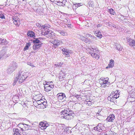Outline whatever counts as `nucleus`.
Masks as SVG:
<instances>
[{"label":"nucleus","mask_w":135,"mask_h":135,"mask_svg":"<svg viewBox=\"0 0 135 135\" xmlns=\"http://www.w3.org/2000/svg\"><path fill=\"white\" fill-rule=\"evenodd\" d=\"M61 114V117L66 120H70L73 118L74 114L72 113V111L68 108H66L60 113Z\"/></svg>","instance_id":"1"},{"label":"nucleus","mask_w":135,"mask_h":135,"mask_svg":"<svg viewBox=\"0 0 135 135\" xmlns=\"http://www.w3.org/2000/svg\"><path fill=\"white\" fill-rule=\"evenodd\" d=\"M26 74L25 72L20 71L17 74L16 78L14 80V83H16L19 80V83H22L27 77Z\"/></svg>","instance_id":"2"},{"label":"nucleus","mask_w":135,"mask_h":135,"mask_svg":"<svg viewBox=\"0 0 135 135\" xmlns=\"http://www.w3.org/2000/svg\"><path fill=\"white\" fill-rule=\"evenodd\" d=\"M17 64L15 62H12L7 70V72L8 74L12 73L17 68Z\"/></svg>","instance_id":"3"},{"label":"nucleus","mask_w":135,"mask_h":135,"mask_svg":"<svg viewBox=\"0 0 135 135\" xmlns=\"http://www.w3.org/2000/svg\"><path fill=\"white\" fill-rule=\"evenodd\" d=\"M108 78H101L99 81L102 87L105 88L106 87H108L109 85L110 82L108 81Z\"/></svg>","instance_id":"4"},{"label":"nucleus","mask_w":135,"mask_h":135,"mask_svg":"<svg viewBox=\"0 0 135 135\" xmlns=\"http://www.w3.org/2000/svg\"><path fill=\"white\" fill-rule=\"evenodd\" d=\"M54 34V32L50 31L49 30L45 31L42 33V35L45 36L47 37L50 38L52 37Z\"/></svg>","instance_id":"5"},{"label":"nucleus","mask_w":135,"mask_h":135,"mask_svg":"<svg viewBox=\"0 0 135 135\" xmlns=\"http://www.w3.org/2000/svg\"><path fill=\"white\" fill-rule=\"evenodd\" d=\"M13 22L16 26H18L20 24V20L17 16H14L12 17Z\"/></svg>","instance_id":"6"},{"label":"nucleus","mask_w":135,"mask_h":135,"mask_svg":"<svg viewBox=\"0 0 135 135\" xmlns=\"http://www.w3.org/2000/svg\"><path fill=\"white\" fill-rule=\"evenodd\" d=\"M49 126V124L46 122L43 123L41 122L39 124V127L41 129L44 130L47 127Z\"/></svg>","instance_id":"7"},{"label":"nucleus","mask_w":135,"mask_h":135,"mask_svg":"<svg viewBox=\"0 0 135 135\" xmlns=\"http://www.w3.org/2000/svg\"><path fill=\"white\" fill-rule=\"evenodd\" d=\"M55 2H56L55 4L60 6L65 5L66 2V0H55Z\"/></svg>","instance_id":"8"},{"label":"nucleus","mask_w":135,"mask_h":135,"mask_svg":"<svg viewBox=\"0 0 135 135\" xmlns=\"http://www.w3.org/2000/svg\"><path fill=\"white\" fill-rule=\"evenodd\" d=\"M45 90L47 92L51 90L54 87L53 85H50L47 84L44 86Z\"/></svg>","instance_id":"9"},{"label":"nucleus","mask_w":135,"mask_h":135,"mask_svg":"<svg viewBox=\"0 0 135 135\" xmlns=\"http://www.w3.org/2000/svg\"><path fill=\"white\" fill-rule=\"evenodd\" d=\"M62 51L63 52V54H65L68 56H70V54H71V51L69 49H68L66 48H63Z\"/></svg>","instance_id":"10"},{"label":"nucleus","mask_w":135,"mask_h":135,"mask_svg":"<svg viewBox=\"0 0 135 135\" xmlns=\"http://www.w3.org/2000/svg\"><path fill=\"white\" fill-rule=\"evenodd\" d=\"M57 96L59 100H61L63 99H65V95L64 93H59L57 94Z\"/></svg>","instance_id":"11"},{"label":"nucleus","mask_w":135,"mask_h":135,"mask_svg":"<svg viewBox=\"0 0 135 135\" xmlns=\"http://www.w3.org/2000/svg\"><path fill=\"white\" fill-rule=\"evenodd\" d=\"M89 49L90 50L91 52L89 53L91 54L92 53H98L99 52V50L98 49L94 46L91 47L89 48Z\"/></svg>","instance_id":"12"},{"label":"nucleus","mask_w":135,"mask_h":135,"mask_svg":"<svg viewBox=\"0 0 135 135\" xmlns=\"http://www.w3.org/2000/svg\"><path fill=\"white\" fill-rule=\"evenodd\" d=\"M89 49L90 50L91 52L89 53L91 54L92 53H98L99 52V50L98 49L94 46L91 47L89 48Z\"/></svg>","instance_id":"13"},{"label":"nucleus","mask_w":135,"mask_h":135,"mask_svg":"<svg viewBox=\"0 0 135 135\" xmlns=\"http://www.w3.org/2000/svg\"><path fill=\"white\" fill-rule=\"evenodd\" d=\"M89 49L90 50L91 52L89 53L91 54L92 53H98L99 52V50L98 49L94 46L91 47L89 48Z\"/></svg>","instance_id":"14"},{"label":"nucleus","mask_w":135,"mask_h":135,"mask_svg":"<svg viewBox=\"0 0 135 135\" xmlns=\"http://www.w3.org/2000/svg\"><path fill=\"white\" fill-rule=\"evenodd\" d=\"M129 45L132 46L133 48H135V40L132 39H129L128 40Z\"/></svg>","instance_id":"15"},{"label":"nucleus","mask_w":135,"mask_h":135,"mask_svg":"<svg viewBox=\"0 0 135 135\" xmlns=\"http://www.w3.org/2000/svg\"><path fill=\"white\" fill-rule=\"evenodd\" d=\"M118 98V97H116V95L113 96L112 94L110 95L108 98V100H110L111 102H114V100Z\"/></svg>","instance_id":"16"},{"label":"nucleus","mask_w":135,"mask_h":135,"mask_svg":"<svg viewBox=\"0 0 135 135\" xmlns=\"http://www.w3.org/2000/svg\"><path fill=\"white\" fill-rule=\"evenodd\" d=\"M115 118V117L114 115L113 114H111L109 115V116L107 118L106 120L108 122H112Z\"/></svg>","instance_id":"17"},{"label":"nucleus","mask_w":135,"mask_h":135,"mask_svg":"<svg viewBox=\"0 0 135 135\" xmlns=\"http://www.w3.org/2000/svg\"><path fill=\"white\" fill-rule=\"evenodd\" d=\"M102 124L100 123H99L97 126L94 128V129L100 132L102 131Z\"/></svg>","instance_id":"18"},{"label":"nucleus","mask_w":135,"mask_h":135,"mask_svg":"<svg viewBox=\"0 0 135 135\" xmlns=\"http://www.w3.org/2000/svg\"><path fill=\"white\" fill-rule=\"evenodd\" d=\"M78 37L81 40L84 41L86 43L88 42L89 40L86 37L80 35H78Z\"/></svg>","instance_id":"19"},{"label":"nucleus","mask_w":135,"mask_h":135,"mask_svg":"<svg viewBox=\"0 0 135 135\" xmlns=\"http://www.w3.org/2000/svg\"><path fill=\"white\" fill-rule=\"evenodd\" d=\"M91 56L93 58L98 59L100 57L99 52L98 53H92L91 54Z\"/></svg>","instance_id":"20"},{"label":"nucleus","mask_w":135,"mask_h":135,"mask_svg":"<svg viewBox=\"0 0 135 135\" xmlns=\"http://www.w3.org/2000/svg\"><path fill=\"white\" fill-rule=\"evenodd\" d=\"M41 45L40 44H34L33 47V50H36L37 51L40 49L41 47Z\"/></svg>","instance_id":"21"},{"label":"nucleus","mask_w":135,"mask_h":135,"mask_svg":"<svg viewBox=\"0 0 135 135\" xmlns=\"http://www.w3.org/2000/svg\"><path fill=\"white\" fill-rule=\"evenodd\" d=\"M19 131H20L19 129L18 128H13V135H21L20 133H19Z\"/></svg>","instance_id":"22"},{"label":"nucleus","mask_w":135,"mask_h":135,"mask_svg":"<svg viewBox=\"0 0 135 135\" xmlns=\"http://www.w3.org/2000/svg\"><path fill=\"white\" fill-rule=\"evenodd\" d=\"M18 128L22 131H25V129L24 128V124H19L18 125Z\"/></svg>","instance_id":"23"},{"label":"nucleus","mask_w":135,"mask_h":135,"mask_svg":"<svg viewBox=\"0 0 135 135\" xmlns=\"http://www.w3.org/2000/svg\"><path fill=\"white\" fill-rule=\"evenodd\" d=\"M114 66V61L112 59L110 60V63L108 64V66L106 68V69H108L109 68H112Z\"/></svg>","instance_id":"24"},{"label":"nucleus","mask_w":135,"mask_h":135,"mask_svg":"<svg viewBox=\"0 0 135 135\" xmlns=\"http://www.w3.org/2000/svg\"><path fill=\"white\" fill-rule=\"evenodd\" d=\"M28 36L30 37H33L35 36V34L32 31H28L27 33Z\"/></svg>","instance_id":"25"},{"label":"nucleus","mask_w":135,"mask_h":135,"mask_svg":"<svg viewBox=\"0 0 135 135\" xmlns=\"http://www.w3.org/2000/svg\"><path fill=\"white\" fill-rule=\"evenodd\" d=\"M6 54L5 52L3 51H1L0 52V60L2 57L5 58L6 57Z\"/></svg>","instance_id":"26"},{"label":"nucleus","mask_w":135,"mask_h":135,"mask_svg":"<svg viewBox=\"0 0 135 135\" xmlns=\"http://www.w3.org/2000/svg\"><path fill=\"white\" fill-rule=\"evenodd\" d=\"M42 27L45 31L47 30L48 29L50 28V26L48 24H45L42 26Z\"/></svg>","instance_id":"27"},{"label":"nucleus","mask_w":135,"mask_h":135,"mask_svg":"<svg viewBox=\"0 0 135 135\" xmlns=\"http://www.w3.org/2000/svg\"><path fill=\"white\" fill-rule=\"evenodd\" d=\"M82 5V3H75V4H74L73 6V8H74V9H75V8L76 7H79L81 6Z\"/></svg>","instance_id":"28"},{"label":"nucleus","mask_w":135,"mask_h":135,"mask_svg":"<svg viewBox=\"0 0 135 135\" xmlns=\"http://www.w3.org/2000/svg\"><path fill=\"white\" fill-rule=\"evenodd\" d=\"M38 39V38L35 39L33 41V42L34 44H40L41 45H42V44L40 43V41Z\"/></svg>","instance_id":"29"},{"label":"nucleus","mask_w":135,"mask_h":135,"mask_svg":"<svg viewBox=\"0 0 135 135\" xmlns=\"http://www.w3.org/2000/svg\"><path fill=\"white\" fill-rule=\"evenodd\" d=\"M30 45L31 44L30 43H27L25 47L24 48L23 50L24 51H25L27 50H28L29 47L30 46Z\"/></svg>","instance_id":"30"},{"label":"nucleus","mask_w":135,"mask_h":135,"mask_svg":"<svg viewBox=\"0 0 135 135\" xmlns=\"http://www.w3.org/2000/svg\"><path fill=\"white\" fill-rule=\"evenodd\" d=\"M108 12L110 14L114 15L115 14V11L113 9L111 8L108 10Z\"/></svg>","instance_id":"31"},{"label":"nucleus","mask_w":135,"mask_h":135,"mask_svg":"<svg viewBox=\"0 0 135 135\" xmlns=\"http://www.w3.org/2000/svg\"><path fill=\"white\" fill-rule=\"evenodd\" d=\"M116 47L117 50H121L122 49V47L120 44H116Z\"/></svg>","instance_id":"32"},{"label":"nucleus","mask_w":135,"mask_h":135,"mask_svg":"<svg viewBox=\"0 0 135 135\" xmlns=\"http://www.w3.org/2000/svg\"><path fill=\"white\" fill-rule=\"evenodd\" d=\"M95 33L96 36L98 37L101 38L102 36V35H101V33L100 32L98 31L97 32H96Z\"/></svg>","instance_id":"33"},{"label":"nucleus","mask_w":135,"mask_h":135,"mask_svg":"<svg viewBox=\"0 0 135 135\" xmlns=\"http://www.w3.org/2000/svg\"><path fill=\"white\" fill-rule=\"evenodd\" d=\"M7 43L8 42L6 40L1 38V44L5 45L7 44Z\"/></svg>","instance_id":"34"},{"label":"nucleus","mask_w":135,"mask_h":135,"mask_svg":"<svg viewBox=\"0 0 135 135\" xmlns=\"http://www.w3.org/2000/svg\"><path fill=\"white\" fill-rule=\"evenodd\" d=\"M58 32L62 35L65 36L66 33L63 31L59 30Z\"/></svg>","instance_id":"35"},{"label":"nucleus","mask_w":135,"mask_h":135,"mask_svg":"<svg viewBox=\"0 0 135 135\" xmlns=\"http://www.w3.org/2000/svg\"><path fill=\"white\" fill-rule=\"evenodd\" d=\"M57 41L56 42V47L58 46L59 45L61 44L62 42L61 41L57 39Z\"/></svg>","instance_id":"36"},{"label":"nucleus","mask_w":135,"mask_h":135,"mask_svg":"<svg viewBox=\"0 0 135 135\" xmlns=\"http://www.w3.org/2000/svg\"><path fill=\"white\" fill-rule=\"evenodd\" d=\"M85 36H86V37L87 38H88L89 37H90V38H94V36H92L91 34H89L88 33H85Z\"/></svg>","instance_id":"37"},{"label":"nucleus","mask_w":135,"mask_h":135,"mask_svg":"<svg viewBox=\"0 0 135 135\" xmlns=\"http://www.w3.org/2000/svg\"><path fill=\"white\" fill-rule=\"evenodd\" d=\"M80 62L82 63L86 62V57H83L81 58Z\"/></svg>","instance_id":"38"},{"label":"nucleus","mask_w":135,"mask_h":135,"mask_svg":"<svg viewBox=\"0 0 135 135\" xmlns=\"http://www.w3.org/2000/svg\"><path fill=\"white\" fill-rule=\"evenodd\" d=\"M24 128L25 129V131L26 130H27L30 127V126L28 124H24Z\"/></svg>","instance_id":"39"},{"label":"nucleus","mask_w":135,"mask_h":135,"mask_svg":"<svg viewBox=\"0 0 135 135\" xmlns=\"http://www.w3.org/2000/svg\"><path fill=\"white\" fill-rule=\"evenodd\" d=\"M42 95L41 94H39L36 95V100H39V99H41V98Z\"/></svg>","instance_id":"40"},{"label":"nucleus","mask_w":135,"mask_h":135,"mask_svg":"<svg viewBox=\"0 0 135 135\" xmlns=\"http://www.w3.org/2000/svg\"><path fill=\"white\" fill-rule=\"evenodd\" d=\"M37 103L38 105H40V104H42V102H43V100L41 99L39 100H37Z\"/></svg>","instance_id":"41"},{"label":"nucleus","mask_w":135,"mask_h":135,"mask_svg":"<svg viewBox=\"0 0 135 135\" xmlns=\"http://www.w3.org/2000/svg\"><path fill=\"white\" fill-rule=\"evenodd\" d=\"M105 132L108 135H112V134L113 133V132L110 130L106 131Z\"/></svg>","instance_id":"42"},{"label":"nucleus","mask_w":135,"mask_h":135,"mask_svg":"<svg viewBox=\"0 0 135 135\" xmlns=\"http://www.w3.org/2000/svg\"><path fill=\"white\" fill-rule=\"evenodd\" d=\"M119 90H116L115 91V94L114 95H116V97H118V98L119 97V93H120V92H119Z\"/></svg>","instance_id":"43"},{"label":"nucleus","mask_w":135,"mask_h":135,"mask_svg":"<svg viewBox=\"0 0 135 135\" xmlns=\"http://www.w3.org/2000/svg\"><path fill=\"white\" fill-rule=\"evenodd\" d=\"M63 64V62H61L59 63H57V64H55V65H57V66L59 67H60L62 66Z\"/></svg>","instance_id":"44"},{"label":"nucleus","mask_w":135,"mask_h":135,"mask_svg":"<svg viewBox=\"0 0 135 135\" xmlns=\"http://www.w3.org/2000/svg\"><path fill=\"white\" fill-rule=\"evenodd\" d=\"M38 39L40 41V43H42V41L43 40H44L45 39V38L42 37H39L38 38Z\"/></svg>","instance_id":"45"},{"label":"nucleus","mask_w":135,"mask_h":135,"mask_svg":"<svg viewBox=\"0 0 135 135\" xmlns=\"http://www.w3.org/2000/svg\"><path fill=\"white\" fill-rule=\"evenodd\" d=\"M131 97L134 99L135 98V92L131 93Z\"/></svg>","instance_id":"46"},{"label":"nucleus","mask_w":135,"mask_h":135,"mask_svg":"<svg viewBox=\"0 0 135 135\" xmlns=\"http://www.w3.org/2000/svg\"><path fill=\"white\" fill-rule=\"evenodd\" d=\"M0 18L2 19H5V18L4 15L2 13V12L0 13Z\"/></svg>","instance_id":"47"},{"label":"nucleus","mask_w":135,"mask_h":135,"mask_svg":"<svg viewBox=\"0 0 135 135\" xmlns=\"http://www.w3.org/2000/svg\"><path fill=\"white\" fill-rule=\"evenodd\" d=\"M69 20H68L67 19H65L63 21V23H64V24H67V22H68V23H69Z\"/></svg>","instance_id":"48"},{"label":"nucleus","mask_w":135,"mask_h":135,"mask_svg":"<svg viewBox=\"0 0 135 135\" xmlns=\"http://www.w3.org/2000/svg\"><path fill=\"white\" fill-rule=\"evenodd\" d=\"M106 25L109 26L111 27L112 26V23L110 22H109L106 23Z\"/></svg>","instance_id":"49"},{"label":"nucleus","mask_w":135,"mask_h":135,"mask_svg":"<svg viewBox=\"0 0 135 135\" xmlns=\"http://www.w3.org/2000/svg\"><path fill=\"white\" fill-rule=\"evenodd\" d=\"M66 25L69 28H71L72 25L69 24L68 23H67V24H66Z\"/></svg>","instance_id":"50"},{"label":"nucleus","mask_w":135,"mask_h":135,"mask_svg":"<svg viewBox=\"0 0 135 135\" xmlns=\"http://www.w3.org/2000/svg\"><path fill=\"white\" fill-rule=\"evenodd\" d=\"M87 104H88L89 106H90L92 104L91 102V101H89L87 102Z\"/></svg>","instance_id":"51"},{"label":"nucleus","mask_w":135,"mask_h":135,"mask_svg":"<svg viewBox=\"0 0 135 135\" xmlns=\"http://www.w3.org/2000/svg\"><path fill=\"white\" fill-rule=\"evenodd\" d=\"M62 73L63 74H64V73H63V72L62 71H60V72L59 74H60V77H62V78L64 77H64L63 76H62V75H61Z\"/></svg>","instance_id":"52"},{"label":"nucleus","mask_w":135,"mask_h":135,"mask_svg":"<svg viewBox=\"0 0 135 135\" xmlns=\"http://www.w3.org/2000/svg\"><path fill=\"white\" fill-rule=\"evenodd\" d=\"M47 104L46 102L43 100V106L45 107V106Z\"/></svg>","instance_id":"53"},{"label":"nucleus","mask_w":135,"mask_h":135,"mask_svg":"<svg viewBox=\"0 0 135 135\" xmlns=\"http://www.w3.org/2000/svg\"><path fill=\"white\" fill-rule=\"evenodd\" d=\"M37 52V50H34L32 51V53H35Z\"/></svg>","instance_id":"54"},{"label":"nucleus","mask_w":135,"mask_h":135,"mask_svg":"<svg viewBox=\"0 0 135 135\" xmlns=\"http://www.w3.org/2000/svg\"><path fill=\"white\" fill-rule=\"evenodd\" d=\"M111 94H112V95H113H113H113V94H115V91H113V92L111 93L110 94V95H111Z\"/></svg>","instance_id":"55"},{"label":"nucleus","mask_w":135,"mask_h":135,"mask_svg":"<svg viewBox=\"0 0 135 135\" xmlns=\"http://www.w3.org/2000/svg\"><path fill=\"white\" fill-rule=\"evenodd\" d=\"M57 39H55L54 40V41L55 43L54 45L56 46V42L57 41Z\"/></svg>","instance_id":"56"},{"label":"nucleus","mask_w":135,"mask_h":135,"mask_svg":"<svg viewBox=\"0 0 135 135\" xmlns=\"http://www.w3.org/2000/svg\"><path fill=\"white\" fill-rule=\"evenodd\" d=\"M27 64L30 66H32V63L30 62H28L27 63Z\"/></svg>","instance_id":"57"},{"label":"nucleus","mask_w":135,"mask_h":135,"mask_svg":"<svg viewBox=\"0 0 135 135\" xmlns=\"http://www.w3.org/2000/svg\"><path fill=\"white\" fill-rule=\"evenodd\" d=\"M84 126L86 127H87L86 128V129H87V130H88V128L87 126V125H85V126Z\"/></svg>","instance_id":"58"},{"label":"nucleus","mask_w":135,"mask_h":135,"mask_svg":"<svg viewBox=\"0 0 135 135\" xmlns=\"http://www.w3.org/2000/svg\"><path fill=\"white\" fill-rule=\"evenodd\" d=\"M80 96V95H77L75 96V97H76V98H79Z\"/></svg>","instance_id":"59"},{"label":"nucleus","mask_w":135,"mask_h":135,"mask_svg":"<svg viewBox=\"0 0 135 135\" xmlns=\"http://www.w3.org/2000/svg\"><path fill=\"white\" fill-rule=\"evenodd\" d=\"M51 43L53 44L54 45L55 44V43L54 41V40L51 41Z\"/></svg>","instance_id":"60"},{"label":"nucleus","mask_w":135,"mask_h":135,"mask_svg":"<svg viewBox=\"0 0 135 135\" xmlns=\"http://www.w3.org/2000/svg\"><path fill=\"white\" fill-rule=\"evenodd\" d=\"M92 38L94 39V40H97V38L96 37H95L94 36V38L92 37Z\"/></svg>","instance_id":"61"},{"label":"nucleus","mask_w":135,"mask_h":135,"mask_svg":"<svg viewBox=\"0 0 135 135\" xmlns=\"http://www.w3.org/2000/svg\"><path fill=\"white\" fill-rule=\"evenodd\" d=\"M117 134L114 132L113 133H113L112 134V135H116Z\"/></svg>","instance_id":"62"},{"label":"nucleus","mask_w":135,"mask_h":135,"mask_svg":"<svg viewBox=\"0 0 135 135\" xmlns=\"http://www.w3.org/2000/svg\"><path fill=\"white\" fill-rule=\"evenodd\" d=\"M50 1L52 2H55V0H50Z\"/></svg>","instance_id":"63"},{"label":"nucleus","mask_w":135,"mask_h":135,"mask_svg":"<svg viewBox=\"0 0 135 135\" xmlns=\"http://www.w3.org/2000/svg\"><path fill=\"white\" fill-rule=\"evenodd\" d=\"M104 135H108L106 133V132H105V133H104Z\"/></svg>","instance_id":"64"}]
</instances>
